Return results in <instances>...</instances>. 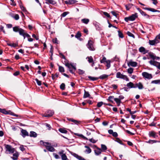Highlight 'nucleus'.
Segmentation results:
<instances>
[{"mask_svg":"<svg viewBox=\"0 0 160 160\" xmlns=\"http://www.w3.org/2000/svg\"><path fill=\"white\" fill-rule=\"evenodd\" d=\"M13 31L15 32H19L20 35L22 36L24 38H25V36L27 37H29L30 36L27 33L25 32V31L21 28H19L18 26H16L13 28Z\"/></svg>","mask_w":160,"mask_h":160,"instance_id":"obj_1","label":"nucleus"},{"mask_svg":"<svg viewBox=\"0 0 160 160\" xmlns=\"http://www.w3.org/2000/svg\"><path fill=\"white\" fill-rule=\"evenodd\" d=\"M43 145L49 151L51 152L55 151V149L51 146L50 143L48 142H43Z\"/></svg>","mask_w":160,"mask_h":160,"instance_id":"obj_2","label":"nucleus"},{"mask_svg":"<svg viewBox=\"0 0 160 160\" xmlns=\"http://www.w3.org/2000/svg\"><path fill=\"white\" fill-rule=\"evenodd\" d=\"M116 77L117 78L122 79L126 81H129V79L127 76L122 74L121 73L119 72L117 73Z\"/></svg>","mask_w":160,"mask_h":160,"instance_id":"obj_3","label":"nucleus"},{"mask_svg":"<svg viewBox=\"0 0 160 160\" xmlns=\"http://www.w3.org/2000/svg\"><path fill=\"white\" fill-rule=\"evenodd\" d=\"M6 152H8L7 153H12L14 152V148H13L11 145H6L5 146Z\"/></svg>","mask_w":160,"mask_h":160,"instance_id":"obj_4","label":"nucleus"},{"mask_svg":"<svg viewBox=\"0 0 160 160\" xmlns=\"http://www.w3.org/2000/svg\"><path fill=\"white\" fill-rule=\"evenodd\" d=\"M93 42L91 40L88 41L87 47L90 50L94 51L95 50V48L93 46Z\"/></svg>","mask_w":160,"mask_h":160,"instance_id":"obj_5","label":"nucleus"},{"mask_svg":"<svg viewBox=\"0 0 160 160\" xmlns=\"http://www.w3.org/2000/svg\"><path fill=\"white\" fill-rule=\"evenodd\" d=\"M149 62L151 65L154 66L158 69H160V62H158L154 60H150Z\"/></svg>","mask_w":160,"mask_h":160,"instance_id":"obj_6","label":"nucleus"},{"mask_svg":"<svg viewBox=\"0 0 160 160\" xmlns=\"http://www.w3.org/2000/svg\"><path fill=\"white\" fill-rule=\"evenodd\" d=\"M142 75L144 78L148 79H150L152 78L151 74L149 73L146 72H143L142 73Z\"/></svg>","mask_w":160,"mask_h":160,"instance_id":"obj_7","label":"nucleus"},{"mask_svg":"<svg viewBox=\"0 0 160 160\" xmlns=\"http://www.w3.org/2000/svg\"><path fill=\"white\" fill-rule=\"evenodd\" d=\"M160 42V40L157 38H155L154 40L149 41V43L151 45H155Z\"/></svg>","mask_w":160,"mask_h":160,"instance_id":"obj_8","label":"nucleus"},{"mask_svg":"<svg viewBox=\"0 0 160 160\" xmlns=\"http://www.w3.org/2000/svg\"><path fill=\"white\" fill-rule=\"evenodd\" d=\"M0 112H2L3 113H4V114H10L14 116H18L17 115H16L15 114H14L12 112L10 113V111H6L5 109H2L0 108Z\"/></svg>","mask_w":160,"mask_h":160,"instance_id":"obj_9","label":"nucleus"},{"mask_svg":"<svg viewBox=\"0 0 160 160\" xmlns=\"http://www.w3.org/2000/svg\"><path fill=\"white\" fill-rule=\"evenodd\" d=\"M139 51L140 52L144 54L148 53V50H146L145 48L143 47H140L139 49Z\"/></svg>","mask_w":160,"mask_h":160,"instance_id":"obj_10","label":"nucleus"},{"mask_svg":"<svg viewBox=\"0 0 160 160\" xmlns=\"http://www.w3.org/2000/svg\"><path fill=\"white\" fill-rule=\"evenodd\" d=\"M54 114V112L52 110H49L47 111V113L46 115H43L42 116L44 117H50L52 116Z\"/></svg>","mask_w":160,"mask_h":160,"instance_id":"obj_11","label":"nucleus"},{"mask_svg":"<svg viewBox=\"0 0 160 160\" xmlns=\"http://www.w3.org/2000/svg\"><path fill=\"white\" fill-rule=\"evenodd\" d=\"M64 2L67 4H72L77 2V1L75 0H68Z\"/></svg>","mask_w":160,"mask_h":160,"instance_id":"obj_12","label":"nucleus"},{"mask_svg":"<svg viewBox=\"0 0 160 160\" xmlns=\"http://www.w3.org/2000/svg\"><path fill=\"white\" fill-rule=\"evenodd\" d=\"M19 156V154L18 152H16L13 154V157H11V158L13 160H16L18 159Z\"/></svg>","mask_w":160,"mask_h":160,"instance_id":"obj_13","label":"nucleus"},{"mask_svg":"<svg viewBox=\"0 0 160 160\" xmlns=\"http://www.w3.org/2000/svg\"><path fill=\"white\" fill-rule=\"evenodd\" d=\"M131 21H134L138 17L137 13H136L129 17Z\"/></svg>","mask_w":160,"mask_h":160,"instance_id":"obj_14","label":"nucleus"},{"mask_svg":"<svg viewBox=\"0 0 160 160\" xmlns=\"http://www.w3.org/2000/svg\"><path fill=\"white\" fill-rule=\"evenodd\" d=\"M102 151L101 149L98 148H97V149L94 150L95 153L96 155H100Z\"/></svg>","mask_w":160,"mask_h":160,"instance_id":"obj_15","label":"nucleus"},{"mask_svg":"<svg viewBox=\"0 0 160 160\" xmlns=\"http://www.w3.org/2000/svg\"><path fill=\"white\" fill-rule=\"evenodd\" d=\"M135 87H136V88L138 87L139 89H143V88L142 84L140 82L136 83L135 85Z\"/></svg>","mask_w":160,"mask_h":160,"instance_id":"obj_16","label":"nucleus"},{"mask_svg":"<svg viewBox=\"0 0 160 160\" xmlns=\"http://www.w3.org/2000/svg\"><path fill=\"white\" fill-rule=\"evenodd\" d=\"M137 63L136 62L132 61H130L128 63V66L134 67H136L137 66Z\"/></svg>","mask_w":160,"mask_h":160,"instance_id":"obj_17","label":"nucleus"},{"mask_svg":"<svg viewBox=\"0 0 160 160\" xmlns=\"http://www.w3.org/2000/svg\"><path fill=\"white\" fill-rule=\"evenodd\" d=\"M149 134L150 137H152L154 138L158 137V136L156 135V133L154 131L149 132Z\"/></svg>","mask_w":160,"mask_h":160,"instance_id":"obj_18","label":"nucleus"},{"mask_svg":"<svg viewBox=\"0 0 160 160\" xmlns=\"http://www.w3.org/2000/svg\"><path fill=\"white\" fill-rule=\"evenodd\" d=\"M149 56L152 58L153 60H155L156 58V56L155 54L151 52H149L148 53Z\"/></svg>","mask_w":160,"mask_h":160,"instance_id":"obj_19","label":"nucleus"},{"mask_svg":"<svg viewBox=\"0 0 160 160\" xmlns=\"http://www.w3.org/2000/svg\"><path fill=\"white\" fill-rule=\"evenodd\" d=\"M22 135L24 137L26 136H28V132L25 130L22 129L21 130Z\"/></svg>","mask_w":160,"mask_h":160,"instance_id":"obj_20","label":"nucleus"},{"mask_svg":"<svg viewBox=\"0 0 160 160\" xmlns=\"http://www.w3.org/2000/svg\"><path fill=\"white\" fill-rule=\"evenodd\" d=\"M127 86L130 88H136V87H135V85H134L133 83L131 82L128 83L127 84Z\"/></svg>","mask_w":160,"mask_h":160,"instance_id":"obj_21","label":"nucleus"},{"mask_svg":"<svg viewBox=\"0 0 160 160\" xmlns=\"http://www.w3.org/2000/svg\"><path fill=\"white\" fill-rule=\"evenodd\" d=\"M47 2L48 4H51L52 5H55L56 4V2L54 0H45Z\"/></svg>","mask_w":160,"mask_h":160,"instance_id":"obj_22","label":"nucleus"},{"mask_svg":"<svg viewBox=\"0 0 160 160\" xmlns=\"http://www.w3.org/2000/svg\"><path fill=\"white\" fill-rule=\"evenodd\" d=\"M144 9L145 10H147L153 12H159V11L158 10H155L154 9L152 8H145Z\"/></svg>","mask_w":160,"mask_h":160,"instance_id":"obj_23","label":"nucleus"},{"mask_svg":"<svg viewBox=\"0 0 160 160\" xmlns=\"http://www.w3.org/2000/svg\"><path fill=\"white\" fill-rule=\"evenodd\" d=\"M108 76V75L106 74H103L100 76L98 78V79H103L107 78Z\"/></svg>","mask_w":160,"mask_h":160,"instance_id":"obj_24","label":"nucleus"},{"mask_svg":"<svg viewBox=\"0 0 160 160\" xmlns=\"http://www.w3.org/2000/svg\"><path fill=\"white\" fill-rule=\"evenodd\" d=\"M93 24L96 27V28L97 30H99L100 29V25L99 23L96 22L95 23H94Z\"/></svg>","mask_w":160,"mask_h":160,"instance_id":"obj_25","label":"nucleus"},{"mask_svg":"<svg viewBox=\"0 0 160 160\" xmlns=\"http://www.w3.org/2000/svg\"><path fill=\"white\" fill-rule=\"evenodd\" d=\"M37 136V133L33 131H31L30 132V136L31 137H36Z\"/></svg>","mask_w":160,"mask_h":160,"instance_id":"obj_26","label":"nucleus"},{"mask_svg":"<svg viewBox=\"0 0 160 160\" xmlns=\"http://www.w3.org/2000/svg\"><path fill=\"white\" fill-rule=\"evenodd\" d=\"M85 147L87 148V149L85 150V152L88 153H90L91 152V149L88 147L87 146H85Z\"/></svg>","mask_w":160,"mask_h":160,"instance_id":"obj_27","label":"nucleus"},{"mask_svg":"<svg viewBox=\"0 0 160 160\" xmlns=\"http://www.w3.org/2000/svg\"><path fill=\"white\" fill-rule=\"evenodd\" d=\"M132 4H128L125 5V7L127 10H129L130 9V8H132Z\"/></svg>","mask_w":160,"mask_h":160,"instance_id":"obj_28","label":"nucleus"},{"mask_svg":"<svg viewBox=\"0 0 160 160\" xmlns=\"http://www.w3.org/2000/svg\"><path fill=\"white\" fill-rule=\"evenodd\" d=\"M58 130L62 133H66L68 132L65 129L63 128H60Z\"/></svg>","mask_w":160,"mask_h":160,"instance_id":"obj_29","label":"nucleus"},{"mask_svg":"<svg viewBox=\"0 0 160 160\" xmlns=\"http://www.w3.org/2000/svg\"><path fill=\"white\" fill-rule=\"evenodd\" d=\"M114 100L116 102L118 105V106H119L121 102L120 99L119 98H114Z\"/></svg>","mask_w":160,"mask_h":160,"instance_id":"obj_30","label":"nucleus"},{"mask_svg":"<svg viewBox=\"0 0 160 160\" xmlns=\"http://www.w3.org/2000/svg\"><path fill=\"white\" fill-rule=\"evenodd\" d=\"M106 66L107 67V69L109 68L111 66L110 63L111 61L109 60H108L106 62Z\"/></svg>","mask_w":160,"mask_h":160,"instance_id":"obj_31","label":"nucleus"},{"mask_svg":"<svg viewBox=\"0 0 160 160\" xmlns=\"http://www.w3.org/2000/svg\"><path fill=\"white\" fill-rule=\"evenodd\" d=\"M82 22L86 24H87L89 21V20L88 19L84 18L82 19Z\"/></svg>","mask_w":160,"mask_h":160,"instance_id":"obj_32","label":"nucleus"},{"mask_svg":"<svg viewBox=\"0 0 160 160\" xmlns=\"http://www.w3.org/2000/svg\"><path fill=\"white\" fill-rule=\"evenodd\" d=\"M90 94L88 92H86L85 90H84V94L83 96V98H86L89 97Z\"/></svg>","mask_w":160,"mask_h":160,"instance_id":"obj_33","label":"nucleus"},{"mask_svg":"<svg viewBox=\"0 0 160 160\" xmlns=\"http://www.w3.org/2000/svg\"><path fill=\"white\" fill-rule=\"evenodd\" d=\"M88 78L91 80L94 81H96L98 79V78L97 77H93L90 76L88 77Z\"/></svg>","mask_w":160,"mask_h":160,"instance_id":"obj_34","label":"nucleus"},{"mask_svg":"<svg viewBox=\"0 0 160 160\" xmlns=\"http://www.w3.org/2000/svg\"><path fill=\"white\" fill-rule=\"evenodd\" d=\"M102 56L103 57L102 59L100 60V62L101 63H105L107 61L106 59V58L103 55H102Z\"/></svg>","mask_w":160,"mask_h":160,"instance_id":"obj_35","label":"nucleus"},{"mask_svg":"<svg viewBox=\"0 0 160 160\" xmlns=\"http://www.w3.org/2000/svg\"><path fill=\"white\" fill-rule=\"evenodd\" d=\"M140 13L141 14L143 15L144 16H146L147 18H149V15L147 14L146 13L144 12L143 11H141Z\"/></svg>","mask_w":160,"mask_h":160,"instance_id":"obj_36","label":"nucleus"},{"mask_svg":"<svg viewBox=\"0 0 160 160\" xmlns=\"http://www.w3.org/2000/svg\"><path fill=\"white\" fill-rule=\"evenodd\" d=\"M81 36V33L79 32H78L75 35V37L77 38H80Z\"/></svg>","mask_w":160,"mask_h":160,"instance_id":"obj_37","label":"nucleus"},{"mask_svg":"<svg viewBox=\"0 0 160 160\" xmlns=\"http://www.w3.org/2000/svg\"><path fill=\"white\" fill-rule=\"evenodd\" d=\"M107 149V148L106 146L105 145H101V150L102 151H104Z\"/></svg>","mask_w":160,"mask_h":160,"instance_id":"obj_38","label":"nucleus"},{"mask_svg":"<svg viewBox=\"0 0 160 160\" xmlns=\"http://www.w3.org/2000/svg\"><path fill=\"white\" fill-rule=\"evenodd\" d=\"M118 32L119 37L121 38H123L124 36L122 33L120 31H118Z\"/></svg>","mask_w":160,"mask_h":160,"instance_id":"obj_39","label":"nucleus"},{"mask_svg":"<svg viewBox=\"0 0 160 160\" xmlns=\"http://www.w3.org/2000/svg\"><path fill=\"white\" fill-rule=\"evenodd\" d=\"M127 34L128 35V36L132 37L134 38H135V36H134V35L133 34L131 33V32H130L128 31L127 32Z\"/></svg>","mask_w":160,"mask_h":160,"instance_id":"obj_40","label":"nucleus"},{"mask_svg":"<svg viewBox=\"0 0 160 160\" xmlns=\"http://www.w3.org/2000/svg\"><path fill=\"white\" fill-rule=\"evenodd\" d=\"M59 70L60 72H64V69L63 67L61 66H59Z\"/></svg>","mask_w":160,"mask_h":160,"instance_id":"obj_41","label":"nucleus"},{"mask_svg":"<svg viewBox=\"0 0 160 160\" xmlns=\"http://www.w3.org/2000/svg\"><path fill=\"white\" fill-rule=\"evenodd\" d=\"M88 59V61L89 63L93 62V59L92 57H89L87 58Z\"/></svg>","mask_w":160,"mask_h":160,"instance_id":"obj_42","label":"nucleus"},{"mask_svg":"<svg viewBox=\"0 0 160 160\" xmlns=\"http://www.w3.org/2000/svg\"><path fill=\"white\" fill-rule=\"evenodd\" d=\"M61 158L62 160H67L68 159L67 156L65 154H63L61 156Z\"/></svg>","mask_w":160,"mask_h":160,"instance_id":"obj_43","label":"nucleus"},{"mask_svg":"<svg viewBox=\"0 0 160 160\" xmlns=\"http://www.w3.org/2000/svg\"><path fill=\"white\" fill-rule=\"evenodd\" d=\"M133 69L132 68H130L128 69V73L131 74L133 72Z\"/></svg>","mask_w":160,"mask_h":160,"instance_id":"obj_44","label":"nucleus"},{"mask_svg":"<svg viewBox=\"0 0 160 160\" xmlns=\"http://www.w3.org/2000/svg\"><path fill=\"white\" fill-rule=\"evenodd\" d=\"M159 83H160V80H153L151 82L152 83L158 84Z\"/></svg>","mask_w":160,"mask_h":160,"instance_id":"obj_45","label":"nucleus"},{"mask_svg":"<svg viewBox=\"0 0 160 160\" xmlns=\"http://www.w3.org/2000/svg\"><path fill=\"white\" fill-rule=\"evenodd\" d=\"M60 88L62 90H64L65 89V84L64 83H62L60 86Z\"/></svg>","mask_w":160,"mask_h":160,"instance_id":"obj_46","label":"nucleus"},{"mask_svg":"<svg viewBox=\"0 0 160 160\" xmlns=\"http://www.w3.org/2000/svg\"><path fill=\"white\" fill-rule=\"evenodd\" d=\"M76 135L77 136H78L81 138H82L83 139L86 140H88V139L86 138V137H84L83 135L82 134H76Z\"/></svg>","mask_w":160,"mask_h":160,"instance_id":"obj_47","label":"nucleus"},{"mask_svg":"<svg viewBox=\"0 0 160 160\" xmlns=\"http://www.w3.org/2000/svg\"><path fill=\"white\" fill-rule=\"evenodd\" d=\"M89 140L91 142L93 143H96L97 141V140H95L94 139H93V138H91V139H89Z\"/></svg>","mask_w":160,"mask_h":160,"instance_id":"obj_48","label":"nucleus"},{"mask_svg":"<svg viewBox=\"0 0 160 160\" xmlns=\"http://www.w3.org/2000/svg\"><path fill=\"white\" fill-rule=\"evenodd\" d=\"M35 80L36 81L37 84L39 86H40L41 85L42 83L41 81L39 80L38 79H36Z\"/></svg>","mask_w":160,"mask_h":160,"instance_id":"obj_49","label":"nucleus"},{"mask_svg":"<svg viewBox=\"0 0 160 160\" xmlns=\"http://www.w3.org/2000/svg\"><path fill=\"white\" fill-rule=\"evenodd\" d=\"M53 155L56 159H58L60 158V157L59 155L56 154L55 153H53Z\"/></svg>","mask_w":160,"mask_h":160,"instance_id":"obj_50","label":"nucleus"},{"mask_svg":"<svg viewBox=\"0 0 160 160\" xmlns=\"http://www.w3.org/2000/svg\"><path fill=\"white\" fill-rule=\"evenodd\" d=\"M103 102H99L98 103L97 106L98 107H100L103 104Z\"/></svg>","mask_w":160,"mask_h":160,"instance_id":"obj_51","label":"nucleus"},{"mask_svg":"<svg viewBox=\"0 0 160 160\" xmlns=\"http://www.w3.org/2000/svg\"><path fill=\"white\" fill-rule=\"evenodd\" d=\"M8 45L9 46L15 47L17 46V45L14 43H8Z\"/></svg>","mask_w":160,"mask_h":160,"instance_id":"obj_52","label":"nucleus"},{"mask_svg":"<svg viewBox=\"0 0 160 160\" xmlns=\"http://www.w3.org/2000/svg\"><path fill=\"white\" fill-rule=\"evenodd\" d=\"M68 13V12H64L62 14L61 16L63 17H65Z\"/></svg>","mask_w":160,"mask_h":160,"instance_id":"obj_53","label":"nucleus"},{"mask_svg":"<svg viewBox=\"0 0 160 160\" xmlns=\"http://www.w3.org/2000/svg\"><path fill=\"white\" fill-rule=\"evenodd\" d=\"M78 72L79 74H82L84 73V71L83 70L81 69H78Z\"/></svg>","mask_w":160,"mask_h":160,"instance_id":"obj_54","label":"nucleus"},{"mask_svg":"<svg viewBox=\"0 0 160 160\" xmlns=\"http://www.w3.org/2000/svg\"><path fill=\"white\" fill-rule=\"evenodd\" d=\"M14 18L16 20H18V19H19V17L18 15L17 14H15L14 16Z\"/></svg>","mask_w":160,"mask_h":160,"instance_id":"obj_55","label":"nucleus"},{"mask_svg":"<svg viewBox=\"0 0 160 160\" xmlns=\"http://www.w3.org/2000/svg\"><path fill=\"white\" fill-rule=\"evenodd\" d=\"M65 66L67 67L69 69L71 68V64H70L68 63H67L65 64Z\"/></svg>","mask_w":160,"mask_h":160,"instance_id":"obj_56","label":"nucleus"},{"mask_svg":"<svg viewBox=\"0 0 160 160\" xmlns=\"http://www.w3.org/2000/svg\"><path fill=\"white\" fill-rule=\"evenodd\" d=\"M103 14L104 15H105V16H106V17H107L108 18H109L110 17V15H109V14L107 12H104L103 13Z\"/></svg>","mask_w":160,"mask_h":160,"instance_id":"obj_57","label":"nucleus"},{"mask_svg":"<svg viewBox=\"0 0 160 160\" xmlns=\"http://www.w3.org/2000/svg\"><path fill=\"white\" fill-rule=\"evenodd\" d=\"M20 149L22 151L25 150V149L23 145H21L19 147Z\"/></svg>","mask_w":160,"mask_h":160,"instance_id":"obj_58","label":"nucleus"},{"mask_svg":"<svg viewBox=\"0 0 160 160\" xmlns=\"http://www.w3.org/2000/svg\"><path fill=\"white\" fill-rule=\"evenodd\" d=\"M112 86L114 89H116L118 88V86L115 84H112Z\"/></svg>","mask_w":160,"mask_h":160,"instance_id":"obj_59","label":"nucleus"},{"mask_svg":"<svg viewBox=\"0 0 160 160\" xmlns=\"http://www.w3.org/2000/svg\"><path fill=\"white\" fill-rule=\"evenodd\" d=\"M125 21L128 22L129 21H131L129 17H126L124 18Z\"/></svg>","mask_w":160,"mask_h":160,"instance_id":"obj_60","label":"nucleus"},{"mask_svg":"<svg viewBox=\"0 0 160 160\" xmlns=\"http://www.w3.org/2000/svg\"><path fill=\"white\" fill-rule=\"evenodd\" d=\"M152 142V143H156L157 142H160L158 141H156L155 140H149V142Z\"/></svg>","mask_w":160,"mask_h":160,"instance_id":"obj_61","label":"nucleus"},{"mask_svg":"<svg viewBox=\"0 0 160 160\" xmlns=\"http://www.w3.org/2000/svg\"><path fill=\"white\" fill-rule=\"evenodd\" d=\"M19 72L18 71L16 72L13 73V75L15 76H17L19 74Z\"/></svg>","mask_w":160,"mask_h":160,"instance_id":"obj_62","label":"nucleus"},{"mask_svg":"<svg viewBox=\"0 0 160 160\" xmlns=\"http://www.w3.org/2000/svg\"><path fill=\"white\" fill-rule=\"evenodd\" d=\"M112 135L113 137H117L118 136L117 133L115 132H113Z\"/></svg>","mask_w":160,"mask_h":160,"instance_id":"obj_63","label":"nucleus"},{"mask_svg":"<svg viewBox=\"0 0 160 160\" xmlns=\"http://www.w3.org/2000/svg\"><path fill=\"white\" fill-rule=\"evenodd\" d=\"M32 37L33 38H35L37 40H38L39 39L38 37H37L35 34H33L32 35Z\"/></svg>","mask_w":160,"mask_h":160,"instance_id":"obj_64","label":"nucleus"}]
</instances>
